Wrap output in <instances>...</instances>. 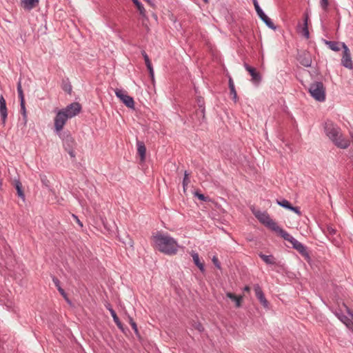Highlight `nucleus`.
I'll return each mask as SVG.
<instances>
[{
	"instance_id": "obj_1",
	"label": "nucleus",
	"mask_w": 353,
	"mask_h": 353,
	"mask_svg": "<svg viewBox=\"0 0 353 353\" xmlns=\"http://www.w3.org/2000/svg\"><path fill=\"white\" fill-rule=\"evenodd\" d=\"M153 239L161 252L168 255L176 253L178 244L172 237L158 232L156 235L153 236Z\"/></svg>"
},
{
	"instance_id": "obj_2",
	"label": "nucleus",
	"mask_w": 353,
	"mask_h": 353,
	"mask_svg": "<svg viewBox=\"0 0 353 353\" xmlns=\"http://www.w3.org/2000/svg\"><path fill=\"white\" fill-rule=\"evenodd\" d=\"M324 130L329 139L338 147L345 149L350 145V141L343 137L340 128L332 121L325 123Z\"/></svg>"
},
{
	"instance_id": "obj_3",
	"label": "nucleus",
	"mask_w": 353,
	"mask_h": 353,
	"mask_svg": "<svg viewBox=\"0 0 353 353\" xmlns=\"http://www.w3.org/2000/svg\"><path fill=\"white\" fill-rule=\"evenodd\" d=\"M308 92L317 101L323 102L325 100V88L321 81H314L310 85Z\"/></svg>"
},
{
	"instance_id": "obj_4",
	"label": "nucleus",
	"mask_w": 353,
	"mask_h": 353,
	"mask_svg": "<svg viewBox=\"0 0 353 353\" xmlns=\"http://www.w3.org/2000/svg\"><path fill=\"white\" fill-rule=\"evenodd\" d=\"M59 137L62 139L63 145L65 150L68 152L72 158L75 157V152L74 148L77 143L74 139L72 137L69 131L61 132L60 134H57Z\"/></svg>"
},
{
	"instance_id": "obj_5",
	"label": "nucleus",
	"mask_w": 353,
	"mask_h": 353,
	"mask_svg": "<svg viewBox=\"0 0 353 353\" xmlns=\"http://www.w3.org/2000/svg\"><path fill=\"white\" fill-rule=\"evenodd\" d=\"M252 212L261 223L271 230H272L277 225L276 223L270 218L269 214L267 212H261L259 210L254 209H252Z\"/></svg>"
},
{
	"instance_id": "obj_6",
	"label": "nucleus",
	"mask_w": 353,
	"mask_h": 353,
	"mask_svg": "<svg viewBox=\"0 0 353 353\" xmlns=\"http://www.w3.org/2000/svg\"><path fill=\"white\" fill-rule=\"evenodd\" d=\"M68 119L70 117L63 109L58 111L54 117V131L57 134H60Z\"/></svg>"
},
{
	"instance_id": "obj_7",
	"label": "nucleus",
	"mask_w": 353,
	"mask_h": 353,
	"mask_svg": "<svg viewBox=\"0 0 353 353\" xmlns=\"http://www.w3.org/2000/svg\"><path fill=\"white\" fill-rule=\"evenodd\" d=\"M116 96L120 99V101L125 104V105L129 108L134 109V101L133 98L127 94L125 90L117 88L114 90Z\"/></svg>"
},
{
	"instance_id": "obj_8",
	"label": "nucleus",
	"mask_w": 353,
	"mask_h": 353,
	"mask_svg": "<svg viewBox=\"0 0 353 353\" xmlns=\"http://www.w3.org/2000/svg\"><path fill=\"white\" fill-rule=\"evenodd\" d=\"M253 4L259 17L265 23V24L270 29L275 30L277 27L274 24L272 20L264 13L263 10L259 5L257 0H253Z\"/></svg>"
},
{
	"instance_id": "obj_9",
	"label": "nucleus",
	"mask_w": 353,
	"mask_h": 353,
	"mask_svg": "<svg viewBox=\"0 0 353 353\" xmlns=\"http://www.w3.org/2000/svg\"><path fill=\"white\" fill-rule=\"evenodd\" d=\"M341 48L343 50V57L341 59L342 65L348 69H352L353 64L351 58V53L349 48H347L345 43H341Z\"/></svg>"
},
{
	"instance_id": "obj_10",
	"label": "nucleus",
	"mask_w": 353,
	"mask_h": 353,
	"mask_svg": "<svg viewBox=\"0 0 353 353\" xmlns=\"http://www.w3.org/2000/svg\"><path fill=\"white\" fill-rule=\"evenodd\" d=\"M308 21H309V15L307 12L304 13L303 15V23L301 24L299 22L296 30L298 33L301 34L305 39L310 38V32L308 30Z\"/></svg>"
},
{
	"instance_id": "obj_11",
	"label": "nucleus",
	"mask_w": 353,
	"mask_h": 353,
	"mask_svg": "<svg viewBox=\"0 0 353 353\" xmlns=\"http://www.w3.org/2000/svg\"><path fill=\"white\" fill-rule=\"evenodd\" d=\"M196 105L198 108L196 109L195 113L196 115L199 117V119L201 118L202 121L205 120V100L202 97H197L196 99Z\"/></svg>"
},
{
	"instance_id": "obj_12",
	"label": "nucleus",
	"mask_w": 353,
	"mask_h": 353,
	"mask_svg": "<svg viewBox=\"0 0 353 353\" xmlns=\"http://www.w3.org/2000/svg\"><path fill=\"white\" fill-rule=\"evenodd\" d=\"M68 116L72 118L77 115L81 110V105L78 102H74L63 109Z\"/></svg>"
},
{
	"instance_id": "obj_13",
	"label": "nucleus",
	"mask_w": 353,
	"mask_h": 353,
	"mask_svg": "<svg viewBox=\"0 0 353 353\" xmlns=\"http://www.w3.org/2000/svg\"><path fill=\"white\" fill-rule=\"evenodd\" d=\"M297 60L304 67L308 68L312 64V57L309 52L303 51L298 54Z\"/></svg>"
},
{
	"instance_id": "obj_14",
	"label": "nucleus",
	"mask_w": 353,
	"mask_h": 353,
	"mask_svg": "<svg viewBox=\"0 0 353 353\" xmlns=\"http://www.w3.org/2000/svg\"><path fill=\"white\" fill-rule=\"evenodd\" d=\"M254 290L255 292V295H256V298L259 299V301H260V303H261V305L264 307L268 308V305H269V302L265 299L264 293H263L261 288L260 287V285L259 284H255L254 285Z\"/></svg>"
},
{
	"instance_id": "obj_15",
	"label": "nucleus",
	"mask_w": 353,
	"mask_h": 353,
	"mask_svg": "<svg viewBox=\"0 0 353 353\" xmlns=\"http://www.w3.org/2000/svg\"><path fill=\"white\" fill-rule=\"evenodd\" d=\"M245 70L250 73L252 77L253 83L258 84L261 81V76L256 70V68L249 65L248 63H244Z\"/></svg>"
},
{
	"instance_id": "obj_16",
	"label": "nucleus",
	"mask_w": 353,
	"mask_h": 353,
	"mask_svg": "<svg viewBox=\"0 0 353 353\" xmlns=\"http://www.w3.org/2000/svg\"><path fill=\"white\" fill-rule=\"evenodd\" d=\"M292 248L296 250L303 256L305 259H310V254L307 251V248L305 245H303L301 242L298 241L296 239H294L292 243Z\"/></svg>"
},
{
	"instance_id": "obj_17",
	"label": "nucleus",
	"mask_w": 353,
	"mask_h": 353,
	"mask_svg": "<svg viewBox=\"0 0 353 353\" xmlns=\"http://www.w3.org/2000/svg\"><path fill=\"white\" fill-rule=\"evenodd\" d=\"M0 115L2 123L5 124L8 117V110L6 101L2 94L0 96Z\"/></svg>"
},
{
	"instance_id": "obj_18",
	"label": "nucleus",
	"mask_w": 353,
	"mask_h": 353,
	"mask_svg": "<svg viewBox=\"0 0 353 353\" xmlns=\"http://www.w3.org/2000/svg\"><path fill=\"white\" fill-rule=\"evenodd\" d=\"M272 231L276 232L279 234L283 239L285 241H288L290 242L291 243L294 241L295 239L293 236H292L290 234H288L286 231H285L283 229L278 226L277 225L274 228Z\"/></svg>"
},
{
	"instance_id": "obj_19",
	"label": "nucleus",
	"mask_w": 353,
	"mask_h": 353,
	"mask_svg": "<svg viewBox=\"0 0 353 353\" xmlns=\"http://www.w3.org/2000/svg\"><path fill=\"white\" fill-rule=\"evenodd\" d=\"M118 237L119 241L124 244L125 248H130L133 249L134 241L129 234L123 233L122 235L119 234Z\"/></svg>"
},
{
	"instance_id": "obj_20",
	"label": "nucleus",
	"mask_w": 353,
	"mask_h": 353,
	"mask_svg": "<svg viewBox=\"0 0 353 353\" xmlns=\"http://www.w3.org/2000/svg\"><path fill=\"white\" fill-rule=\"evenodd\" d=\"M141 54L144 59L145 65H146L147 69L150 74V77L153 80L154 79V70H153V67L151 63V61L149 59V57L147 54V53L145 52V51H144V50L141 51Z\"/></svg>"
},
{
	"instance_id": "obj_21",
	"label": "nucleus",
	"mask_w": 353,
	"mask_h": 353,
	"mask_svg": "<svg viewBox=\"0 0 353 353\" xmlns=\"http://www.w3.org/2000/svg\"><path fill=\"white\" fill-rule=\"evenodd\" d=\"M137 152L140 157L141 161L143 162L145 159L146 148L143 141H137Z\"/></svg>"
},
{
	"instance_id": "obj_22",
	"label": "nucleus",
	"mask_w": 353,
	"mask_h": 353,
	"mask_svg": "<svg viewBox=\"0 0 353 353\" xmlns=\"http://www.w3.org/2000/svg\"><path fill=\"white\" fill-rule=\"evenodd\" d=\"M13 185L15 188L17 193V196L21 198L23 201H25L26 200V196L23 192V188L22 183L19 180H14L13 183Z\"/></svg>"
},
{
	"instance_id": "obj_23",
	"label": "nucleus",
	"mask_w": 353,
	"mask_h": 353,
	"mask_svg": "<svg viewBox=\"0 0 353 353\" xmlns=\"http://www.w3.org/2000/svg\"><path fill=\"white\" fill-rule=\"evenodd\" d=\"M323 42L326 46H327L330 48V49L334 52H339L341 50L340 46H341L342 42L328 41L326 39H323Z\"/></svg>"
},
{
	"instance_id": "obj_24",
	"label": "nucleus",
	"mask_w": 353,
	"mask_h": 353,
	"mask_svg": "<svg viewBox=\"0 0 353 353\" xmlns=\"http://www.w3.org/2000/svg\"><path fill=\"white\" fill-rule=\"evenodd\" d=\"M226 296L233 301L235 303L236 307H241V303L243 301L242 296H236L235 294L232 292H227Z\"/></svg>"
},
{
	"instance_id": "obj_25",
	"label": "nucleus",
	"mask_w": 353,
	"mask_h": 353,
	"mask_svg": "<svg viewBox=\"0 0 353 353\" xmlns=\"http://www.w3.org/2000/svg\"><path fill=\"white\" fill-rule=\"evenodd\" d=\"M52 281L54 283L55 286L57 287L58 291L61 294V296L65 299V301L68 303H70V300L68 298V295L65 290L61 287L60 285V281L58 278L53 276L52 277Z\"/></svg>"
},
{
	"instance_id": "obj_26",
	"label": "nucleus",
	"mask_w": 353,
	"mask_h": 353,
	"mask_svg": "<svg viewBox=\"0 0 353 353\" xmlns=\"http://www.w3.org/2000/svg\"><path fill=\"white\" fill-rule=\"evenodd\" d=\"M39 0H21V4L24 9L30 10L36 7Z\"/></svg>"
},
{
	"instance_id": "obj_27",
	"label": "nucleus",
	"mask_w": 353,
	"mask_h": 353,
	"mask_svg": "<svg viewBox=\"0 0 353 353\" xmlns=\"http://www.w3.org/2000/svg\"><path fill=\"white\" fill-rule=\"evenodd\" d=\"M192 256L195 265H196L200 270V271L203 273L205 272L204 263L200 261L198 253L193 252L192 254Z\"/></svg>"
},
{
	"instance_id": "obj_28",
	"label": "nucleus",
	"mask_w": 353,
	"mask_h": 353,
	"mask_svg": "<svg viewBox=\"0 0 353 353\" xmlns=\"http://www.w3.org/2000/svg\"><path fill=\"white\" fill-rule=\"evenodd\" d=\"M109 311L111 314V316L113 318V320H114V322L116 323V325H117V327L123 332H124V327H123V323L121 322V321L119 320V318L118 317V316L117 315V313L112 308V307H110L109 309Z\"/></svg>"
},
{
	"instance_id": "obj_29",
	"label": "nucleus",
	"mask_w": 353,
	"mask_h": 353,
	"mask_svg": "<svg viewBox=\"0 0 353 353\" xmlns=\"http://www.w3.org/2000/svg\"><path fill=\"white\" fill-rule=\"evenodd\" d=\"M259 256L267 264L274 265L276 263L275 259L272 255H265L260 252Z\"/></svg>"
},
{
	"instance_id": "obj_30",
	"label": "nucleus",
	"mask_w": 353,
	"mask_h": 353,
	"mask_svg": "<svg viewBox=\"0 0 353 353\" xmlns=\"http://www.w3.org/2000/svg\"><path fill=\"white\" fill-rule=\"evenodd\" d=\"M228 84H229L230 94L232 96V99L234 101V102H236V101L238 99L237 93H236V89L234 87L233 80L230 77L229 79Z\"/></svg>"
},
{
	"instance_id": "obj_31",
	"label": "nucleus",
	"mask_w": 353,
	"mask_h": 353,
	"mask_svg": "<svg viewBox=\"0 0 353 353\" xmlns=\"http://www.w3.org/2000/svg\"><path fill=\"white\" fill-rule=\"evenodd\" d=\"M132 1L134 3V4L136 6L137 10L139 12V14L143 17H145V10L143 6L142 5V3L139 0H132Z\"/></svg>"
},
{
	"instance_id": "obj_32",
	"label": "nucleus",
	"mask_w": 353,
	"mask_h": 353,
	"mask_svg": "<svg viewBox=\"0 0 353 353\" xmlns=\"http://www.w3.org/2000/svg\"><path fill=\"white\" fill-rule=\"evenodd\" d=\"M20 106H21V113L23 117V124L26 125V123L28 121V116H27V112H26V103L25 102L20 103Z\"/></svg>"
},
{
	"instance_id": "obj_33",
	"label": "nucleus",
	"mask_w": 353,
	"mask_h": 353,
	"mask_svg": "<svg viewBox=\"0 0 353 353\" xmlns=\"http://www.w3.org/2000/svg\"><path fill=\"white\" fill-rule=\"evenodd\" d=\"M128 320H129V323L132 326V328L134 330L135 334L137 335V336L140 338L141 336H140V334H139V330H138L137 325L136 322L130 316H128Z\"/></svg>"
},
{
	"instance_id": "obj_34",
	"label": "nucleus",
	"mask_w": 353,
	"mask_h": 353,
	"mask_svg": "<svg viewBox=\"0 0 353 353\" xmlns=\"http://www.w3.org/2000/svg\"><path fill=\"white\" fill-rule=\"evenodd\" d=\"M17 92H18V95H19V98L20 100V103L25 102L24 94H23V91L22 90V87H21V81H19L17 83Z\"/></svg>"
},
{
	"instance_id": "obj_35",
	"label": "nucleus",
	"mask_w": 353,
	"mask_h": 353,
	"mask_svg": "<svg viewBox=\"0 0 353 353\" xmlns=\"http://www.w3.org/2000/svg\"><path fill=\"white\" fill-rule=\"evenodd\" d=\"M276 203L279 205H280L285 209H288V210H290V208L292 206V204L288 200L284 199L281 201L276 200Z\"/></svg>"
},
{
	"instance_id": "obj_36",
	"label": "nucleus",
	"mask_w": 353,
	"mask_h": 353,
	"mask_svg": "<svg viewBox=\"0 0 353 353\" xmlns=\"http://www.w3.org/2000/svg\"><path fill=\"white\" fill-rule=\"evenodd\" d=\"M189 175H190V174L188 173L187 171H185L184 177H183V187L184 191L185 190V188L188 186V185L190 182V180L189 179Z\"/></svg>"
},
{
	"instance_id": "obj_37",
	"label": "nucleus",
	"mask_w": 353,
	"mask_h": 353,
	"mask_svg": "<svg viewBox=\"0 0 353 353\" xmlns=\"http://www.w3.org/2000/svg\"><path fill=\"white\" fill-rule=\"evenodd\" d=\"M41 181L42 182V184L46 186V188H49L50 185V181L48 179L47 176L46 175H41Z\"/></svg>"
},
{
	"instance_id": "obj_38",
	"label": "nucleus",
	"mask_w": 353,
	"mask_h": 353,
	"mask_svg": "<svg viewBox=\"0 0 353 353\" xmlns=\"http://www.w3.org/2000/svg\"><path fill=\"white\" fill-rule=\"evenodd\" d=\"M320 5L324 11H327L329 6L328 0H321Z\"/></svg>"
},
{
	"instance_id": "obj_39",
	"label": "nucleus",
	"mask_w": 353,
	"mask_h": 353,
	"mask_svg": "<svg viewBox=\"0 0 353 353\" xmlns=\"http://www.w3.org/2000/svg\"><path fill=\"white\" fill-rule=\"evenodd\" d=\"M194 195L201 201H207L208 200V196H205L204 194L200 193L198 191L195 192Z\"/></svg>"
},
{
	"instance_id": "obj_40",
	"label": "nucleus",
	"mask_w": 353,
	"mask_h": 353,
	"mask_svg": "<svg viewBox=\"0 0 353 353\" xmlns=\"http://www.w3.org/2000/svg\"><path fill=\"white\" fill-rule=\"evenodd\" d=\"M335 314H336V315L338 316V318H339V319H340L343 323H345V324H347V323H346L347 321H350V319H348L345 315H344V314H339V313H338V312H336Z\"/></svg>"
},
{
	"instance_id": "obj_41",
	"label": "nucleus",
	"mask_w": 353,
	"mask_h": 353,
	"mask_svg": "<svg viewBox=\"0 0 353 353\" xmlns=\"http://www.w3.org/2000/svg\"><path fill=\"white\" fill-rule=\"evenodd\" d=\"M62 89L68 92V94H71V92H72V85H70V83H65L62 86Z\"/></svg>"
},
{
	"instance_id": "obj_42",
	"label": "nucleus",
	"mask_w": 353,
	"mask_h": 353,
	"mask_svg": "<svg viewBox=\"0 0 353 353\" xmlns=\"http://www.w3.org/2000/svg\"><path fill=\"white\" fill-rule=\"evenodd\" d=\"M212 261L213 264L214 265V266L216 268H218L219 270L221 269V263L219 262V261L216 256H214Z\"/></svg>"
},
{
	"instance_id": "obj_43",
	"label": "nucleus",
	"mask_w": 353,
	"mask_h": 353,
	"mask_svg": "<svg viewBox=\"0 0 353 353\" xmlns=\"http://www.w3.org/2000/svg\"><path fill=\"white\" fill-rule=\"evenodd\" d=\"M290 210L294 212L299 216H301V212L299 207H294L292 205L291 208H290Z\"/></svg>"
},
{
	"instance_id": "obj_44",
	"label": "nucleus",
	"mask_w": 353,
	"mask_h": 353,
	"mask_svg": "<svg viewBox=\"0 0 353 353\" xmlns=\"http://www.w3.org/2000/svg\"><path fill=\"white\" fill-rule=\"evenodd\" d=\"M194 328L200 332H202L204 330V327L201 323H195Z\"/></svg>"
},
{
	"instance_id": "obj_45",
	"label": "nucleus",
	"mask_w": 353,
	"mask_h": 353,
	"mask_svg": "<svg viewBox=\"0 0 353 353\" xmlns=\"http://www.w3.org/2000/svg\"><path fill=\"white\" fill-rule=\"evenodd\" d=\"M72 216L74 217V219L76 220L77 223L82 228L83 227V223L82 222L78 219V216H77L76 215L74 214H72Z\"/></svg>"
},
{
	"instance_id": "obj_46",
	"label": "nucleus",
	"mask_w": 353,
	"mask_h": 353,
	"mask_svg": "<svg viewBox=\"0 0 353 353\" xmlns=\"http://www.w3.org/2000/svg\"><path fill=\"white\" fill-rule=\"evenodd\" d=\"M327 231L330 234H334L336 233V230L330 226L327 227Z\"/></svg>"
},
{
	"instance_id": "obj_47",
	"label": "nucleus",
	"mask_w": 353,
	"mask_h": 353,
	"mask_svg": "<svg viewBox=\"0 0 353 353\" xmlns=\"http://www.w3.org/2000/svg\"><path fill=\"white\" fill-rule=\"evenodd\" d=\"M343 306L345 307V309H346V310H347V313H348L349 314H350L352 316H353V313H352V311L349 309V307H348L347 306H346V305H345V303H343Z\"/></svg>"
},
{
	"instance_id": "obj_48",
	"label": "nucleus",
	"mask_w": 353,
	"mask_h": 353,
	"mask_svg": "<svg viewBox=\"0 0 353 353\" xmlns=\"http://www.w3.org/2000/svg\"><path fill=\"white\" fill-rule=\"evenodd\" d=\"M243 291L249 292L250 291V288L249 286L246 285V286L244 287Z\"/></svg>"
},
{
	"instance_id": "obj_49",
	"label": "nucleus",
	"mask_w": 353,
	"mask_h": 353,
	"mask_svg": "<svg viewBox=\"0 0 353 353\" xmlns=\"http://www.w3.org/2000/svg\"><path fill=\"white\" fill-rule=\"evenodd\" d=\"M1 186H2V181L0 180V189L1 188Z\"/></svg>"
},
{
	"instance_id": "obj_50",
	"label": "nucleus",
	"mask_w": 353,
	"mask_h": 353,
	"mask_svg": "<svg viewBox=\"0 0 353 353\" xmlns=\"http://www.w3.org/2000/svg\"><path fill=\"white\" fill-rule=\"evenodd\" d=\"M205 3H208L209 2V0H203Z\"/></svg>"
}]
</instances>
